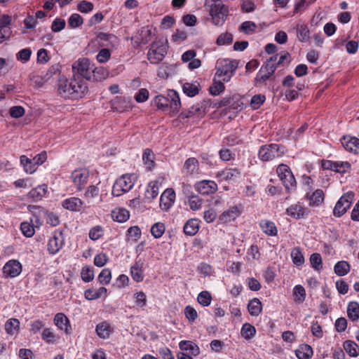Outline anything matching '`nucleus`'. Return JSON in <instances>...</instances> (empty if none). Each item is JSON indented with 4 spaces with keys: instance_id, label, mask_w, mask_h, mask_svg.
<instances>
[{
    "instance_id": "1",
    "label": "nucleus",
    "mask_w": 359,
    "mask_h": 359,
    "mask_svg": "<svg viewBox=\"0 0 359 359\" xmlns=\"http://www.w3.org/2000/svg\"><path fill=\"white\" fill-rule=\"evenodd\" d=\"M239 62L236 60L219 59L216 63L215 77L221 79L224 82H228L238 68Z\"/></svg>"
},
{
    "instance_id": "2",
    "label": "nucleus",
    "mask_w": 359,
    "mask_h": 359,
    "mask_svg": "<svg viewBox=\"0 0 359 359\" xmlns=\"http://www.w3.org/2000/svg\"><path fill=\"white\" fill-rule=\"evenodd\" d=\"M137 180L135 174H126L121 176L115 182L112 188V194L120 196L133 189Z\"/></svg>"
},
{
    "instance_id": "3",
    "label": "nucleus",
    "mask_w": 359,
    "mask_h": 359,
    "mask_svg": "<svg viewBox=\"0 0 359 359\" xmlns=\"http://www.w3.org/2000/svg\"><path fill=\"white\" fill-rule=\"evenodd\" d=\"M285 153V147L277 144L262 146L258 152L259 158L262 161H269L282 157Z\"/></svg>"
},
{
    "instance_id": "4",
    "label": "nucleus",
    "mask_w": 359,
    "mask_h": 359,
    "mask_svg": "<svg viewBox=\"0 0 359 359\" xmlns=\"http://www.w3.org/2000/svg\"><path fill=\"white\" fill-rule=\"evenodd\" d=\"M168 46L163 41L153 42L147 53V59L151 64H158L167 54Z\"/></svg>"
},
{
    "instance_id": "5",
    "label": "nucleus",
    "mask_w": 359,
    "mask_h": 359,
    "mask_svg": "<svg viewBox=\"0 0 359 359\" xmlns=\"http://www.w3.org/2000/svg\"><path fill=\"white\" fill-rule=\"evenodd\" d=\"M278 55L271 57L259 69L255 79V83H259L271 79L272 75L277 69L276 61Z\"/></svg>"
},
{
    "instance_id": "6",
    "label": "nucleus",
    "mask_w": 359,
    "mask_h": 359,
    "mask_svg": "<svg viewBox=\"0 0 359 359\" xmlns=\"http://www.w3.org/2000/svg\"><path fill=\"white\" fill-rule=\"evenodd\" d=\"M353 198L354 194L352 191H348L341 196L333 209V215L337 217L344 215L350 208Z\"/></svg>"
},
{
    "instance_id": "7",
    "label": "nucleus",
    "mask_w": 359,
    "mask_h": 359,
    "mask_svg": "<svg viewBox=\"0 0 359 359\" xmlns=\"http://www.w3.org/2000/svg\"><path fill=\"white\" fill-rule=\"evenodd\" d=\"M210 14L212 17V22L215 25H222L228 14L227 7L222 3H215L210 6Z\"/></svg>"
},
{
    "instance_id": "8",
    "label": "nucleus",
    "mask_w": 359,
    "mask_h": 359,
    "mask_svg": "<svg viewBox=\"0 0 359 359\" xmlns=\"http://www.w3.org/2000/svg\"><path fill=\"white\" fill-rule=\"evenodd\" d=\"M277 173L286 189L292 190L295 188L296 180L287 165L284 164L278 165Z\"/></svg>"
},
{
    "instance_id": "9",
    "label": "nucleus",
    "mask_w": 359,
    "mask_h": 359,
    "mask_svg": "<svg viewBox=\"0 0 359 359\" xmlns=\"http://www.w3.org/2000/svg\"><path fill=\"white\" fill-rule=\"evenodd\" d=\"M72 69L74 73V77L77 76L79 78V76H80L82 79H90L91 69L90 68V61L88 59H79L78 61L74 63L72 65Z\"/></svg>"
},
{
    "instance_id": "10",
    "label": "nucleus",
    "mask_w": 359,
    "mask_h": 359,
    "mask_svg": "<svg viewBox=\"0 0 359 359\" xmlns=\"http://www.w3.org/2000/svg\"><path fill=\"white\" fill-rule=\"evenodd\" d=\"M88 177L89 171L86 168L75 170L71 175L72 180L79 191L82 190L88 183Z\"/></svg>"
},
{
    "instance_id": "11",
    "label": "nucleus",
    "mask_w": 359,
    "mask_h": 359,
    "mask_svg": "<svg viewBox=\"0 0 359 359\" xmlns=\"http://www.w3.org/2000/svg\"><path fill=\"white\" fill-rule=\"evenodd\" d=\"M62 206L73 212H79L90 208L89 205H87L85 201L77 197H71L64 200L62 203Z\"/></svg>"
},
{
    "instance_id": "12",
    "label": "nucleus",
    "mask_w": 359,
    "mask_h": 359,
    "mask_svg": "<svg viewBox=\"0 0 359 359\" xmlns=\"http://www.w3.org/2000/svg\"><path fill=\"white\" fill-rule=\"evenodd\" d=\"M68 90L71 91V97H82L87 91L88 87L83 79L79 78L70 81V86L68 87Z\"/></svg>"
},
{
    "instance_id": "13",
    "label": "nucleus",
    "mask_w": 359,
    "mask_h": 359,
    "mask_svg": "<svg viewBox=\"0 0 359 359\" xmlns=\"http://www.w3.org/2000/svg\"><path fill=\"white\" fill-rule=\"evenodd\" d=\"M175 201V193L172 189H165L161 196L159 206L161 210L168 211Z\"/></svg>"
},
{
    "instance_id": "14",
    "label": "nucleus",
    "mask_w": 359,
    "mask_h": 359,
    "mask_svg": "<svg viewBox=\"0 0 359 359\" xmlns=\"http://www.w3.org/2000/svg\"><path fill=\"white\" fill-rule=\"evenodd\" d=\"M22 271V265L18 260L12 259L8 261L3 268L5 276L14 278L18 276Z\"/></svg>"
},
{
    "instance_id": "15",
    "label": "nucleus",
    "mask_w": 359,
    "mask_h": 359,
    "mask_svg": "<svg viewBox=\"0 0 359 359\" xmlns=\"http://www.w3.org/2000/svg\"><path fill=\"white\" fill-rule=\"evenodd\" d=\"M196 190L202 195H208L217 190V184L212 180H203L195 185Z\"/></svg>"
},
{
    "instance_id": "16",
    "label": "nucleus",
    "mask_w": 359,
    "mask_h": 359,
    "mask_svg": "<svg viewBox=\"0 0 359 359\" xmlns=\"http://www.w3.org/2000/svg\"><path fill=\"white\" fill-rule=\"evenodd\" d=\"M340 142L347 151L357 153L359 150V139L355 137L344 135Z\"/></svg>"
},
{
    "instance_id": "17",
    "label": "nucleus",
    "mask_w": 359,
    "mask_h": 359,
    "mask_svg": "<svg viewBox=\"0 0 359 359\" xmlns=\"http://www.w3.org/2000/svg\"><path fill=\"white\" fill-rule=\"evenodd\" d=\"M55 325L61 330L65 331L67 334H71L72 327L67 317L62 313H58L54 318Z\"/></svg>"
},
{
    "instance_id": "18",
    "label": "nucleus",
    "mask_w": 359,
    "mask_h": 359,
    "mask_svg": "<svg viewBox=\"0 0 359 359\" xmlns=\"http://www.w3.org/2000/svg\"><path fill=\"white\" fill-rule=\"evenodd\" d=\"M240 175L241 171L239 169L236 168H229L218 172L217 177H219L222 180L234 181L239 177Z\"/></svg>"
},
{
    "instance_id": "19",
    "label": "nucleus",
    "mask_w": 359,
    "mask_h": 359,
    "mask_svg": "<svg viewBox=\"0 0 359 359\" xmlns=\"http://www.w3.org/2000/svg\"><path fill=\"white\" fill-rule=\"evenodd\" d=\"M286 212L289 216L297 219L304 217L309 213L307 208L302 207L299 203L290 205L287 208Z\"/></svg>"
},
{
    "instance_id": "20",
    "label": "nucleus",
    "mask_w": 359,
    "mask_h": 359,
    "mask_svg": "<svg viewBox=\"0 0 359 359\" xmlns=\"http://www.w3.org/2000/svg\"><path fill=\"white\" fill-rule=\"evenodd\" d=\"M63 245V238L62 233L55 234L48 244V250L50 254L57 253Z\"/></svg>"
},
{
    "instance_id": "21",
    "label": "nucleus",
    "mask_w": 359,
    "mask_h": 359,
    "mask_svg": "<svg viewBox=\"0 0 359 359\" xmlns=\"http://www.w3.org/2000/svg\"><path fill=\"white\" fill-rule=\"evenodd\" d=\"M143 262L140 260H136L133 266L130 267V275L133 279L139 283L143 280Z\"/></svg>"
},
{
    "instance_id": "22",
    "label": "nucleus",
    "mask_w": 359,
    "mask_h": 359,
    "mask_svg": "<svg viewBox=\"0 0 359 359\" xmlns=\"http://www.w3.org/2000/svg\"><path fill=\"white\" fill-rule=\"evenodd\" d=\"M200 227V221L197 219H190L184 225V232L187 236H194Z\"/></svg>"
},
{
    "instance_id": "23",
    "label": "nucleus",
    "mask_w": 359,
    "mask_h": 359,
    "mask_svg": "<svg viewBox=\"0 0 359 359\" xmlns=\"http://www.w3.org/2000/svg\"><path fill=\"white\" fill-rule=\"evenodd\" d=\"M168 95V98L170 100L169 107L171 111L177 113L181 107L179 94L175 90H172L169 91Z\"/></svg>"
},
{
    "instance_id": "24",
    "label": "nucleus",
    "mask_w": 359,
    "mask_h": 359,
    "mask_svg": "<svg viewBox=\"0 0 359 359\" xmlns=\"http://www.w3.org/2000/svg\"><path fill=\"white\" fill-rule=\"evenodd\" d=\"M184 169L188 175L198 174L199 170L198 160L195 158H189L184 162Z\"/></svg>"
},
{
    "instance_id": "25",
    "label": "nucleus",
    "mask_w": 359,
    "mask_h": 359,
    "mask_svg": "<svg viewBox=\"0 0 359 359\" xmlns=\"http://www.w3.org/2000/svg\"><path fill=\"white\" fill-rule=\"evenodd\" d=\"M179 346L182 351H189V353L194 356L200 353L199 347L191 341H182L180 342Z\"/></svg>"
},
{
    "instance_id": "26",
    "label": "nucleus",
    "mask_w": 359,
    "mask_h": 359,
    "mask_svg": "<svg viewBox=\"0 0 359 359\" xmlns=\"http://www.w3.org/2000/svg\"><path fill=\"white\" fill-rule=\"evenodd\" d=\"M259 226L264 233L268 236H273L277 234L278 230L273 222L269 220H262Z\"/></svg>"
},
{
    "instance_id": "27",
    "label": "nucleus",
    "mask_w": 359,
    "mask_h": 359,
    "mask_svg": "<svg viewBox=\"0 0 359 359\" xmlns=\"http://www.w3.org/2000/svg\"><path fill=\"white\" fill-rule=\"evenodd\" d=\"M241 214L239 209L236 207H231L228 210L224 211L220 216L219 219L224 222H228L235 219Z\"/></svg>"
},
{
    "instance_id": "28",
    "label": "nucleus",
    "mask_w": 359,
    "mask_h": 359,
    "mask_svg": "<svg viewBox=\"0 0 359 359\" xmlns=\"http://www.w3.org/2000/svg\"><path fill=\"white\" fill-rule=\"evenodd\" d=\"M326 163L328 164V166L326 167L327 168H330L337 172H345L351 168V164L347 161H327Z\"/></svg>"
},
{
    "instance_id": "29",
    "label": "nucleus",
    "mask_w": 359,
    "mask_h": 359,
    "mask_svg": "<svg viewBox=\"0 0 359 359\" xmlns=\"http://www.w3.org/2000/svg\"><path fill=\"white\" fill-rule=\"evenodd\" d=\"M47 192V186L43 184L38 186L37 187L32 189L28 194V197L32 198L34 201L41 200Z\"/></svg>"
},
{
    "instance_id": "30",
    "label": "nucleus",
    "mask_w": 359,
    "mask_h": 359,
    "mask_svg": "<svg viewBox=\"0 0 359 359\" xmlns=\"http://www.w3.org/2000/svg\"><path fill=\"white\" fill-rule=\"evenodd\" d=\"M96 332L100 337L108 339L112 332V329L109 324L104 321L96 326Z\"/></svg>"
},
{
    "instance_id": "31",
    "label": "nucleus",
    "mask_w": 359,
    "mask_h": 359,
    "mask_svg": "<svg viewBox=\"0 0 359 359\" xmlns=\"http://www.w3.org/2000/svg\"><path fill=\"white\" fill-rule=\"evenodd\" d=\"M248 309L251 316H258L262 310V305L257 298L251 299L248 304Z\"/></svg>"
},
{
    "instance_id": "32",
    "label": "nucleus",
    "mask_w": 359,
    "mask_h": 359,
    "mask_svg": "<svg viewBox=\"0 0 359 359\" xmlns=\"http://www.w3.org/2000/svg\"><path fill=\"white\" fill-rule=\"evenodd\" d=\"M158 181L155 180L149 183L145 192V198L149 201L154 199L158 194Z\"/></svg>"
},
{
    "instance_id": "33",
    "label": "nucleus",
    "mask_w": 359,
    "mask_h": 359,
    "mask_svg": "<svg viewBox=\"0 0 359 359\" xmlns=\"http://www.w3.org/2000/svg\"><path fill=\"white\" fill-rule=\"evenodd\" d=\"M111 217L114 221L124 222L129 219V212L125 208H116L111 212Z\"/></svg>"
},
{
    "instance_id": "34",
    "label": "nucleus",
    "mask_w": 359,
    "mask_h": 359,
    "mask_svg": "<svg viewBox=\"0 0 359 359\" xmlns=\"http://www.w3.org/2000/svg\"><path fill=\"white\" fill-rule=\"evenodd\" d=\"M306 198L310 200L311 205H320L324 201V193L321 189H316L311 195L307 194Z\"/></svg>"
},
{
    "instance_id": "35",
    "label": "nucleus",
    "mask_w": 359,
    "mask_h": 359,
    "mask_svg": "<svg viewBox=\"0 0 359 359\" xmlns=\"http://www.w3.org/2000/svg\"><path fill=\"white\" fill-rule=\"evenodd\" d=\"M20 321L17 318H11L5 323L6 332L11 335L17 334L20 329Z\"/></svg>"
},
{
    "instance_id": "36",
    "label": "nucleus",
    "mask_w": 359,
    "mask_h": 359,
    "mask_svg": "<svg viewBox=\"0 0 359 359\" xmlns=\"http://www.w3.org/2000/svg\"><path fill=\"white\" fill-rule=\"evenodd\" d=\"M347 315L352 321L359 319V304L358 302H351L348 304Z\"/></svg>"
},
{
    "instance_id": "37",
    "label": "nucleus",
    "mask_w": 359,
    "mask_h": 359,
    "mask_svg": "<svg viewBox=\"0 0 359 359\" xmlns=\"http://www.w3.org/2000/svg\"><path fill=\"white\" fill-rule=\"evenodd\" d=\"M70 86V82L65 78H61L58 82V93L65 98L71 97V91L68 90V87Z\"/></svg>"
},
{
    "instance_id": "38",
    "label": "nucleus",
    "mask_w": 359,
    "mask_h": 359,
    "mask_svg": "<svg viewBox=\"0 0 359 359\" xmlns=\"http://www.w3.org/2000/svg\"><path fill=\"white\" fill-rule=\"evenodd\" d=\"M297 35L299 40L302 42H306L309 39V30L306 25H297Z\"/></svg>"
},
{
    "instance_id": "39",
    "label": "nucleus",
    "mask_w": 359,
    "mask_h": 359,
    "mask_svg": "<svg viewBox=\"0 0 359 359\" xmlns=\"http://www.w3.org/2000/svg\"><path fill=\"white\" fill-rule=\"evenodd\" d=\"M20 163L24 167V170L27 173L32 174L34 172L37 168L33 163V161L30 158H27L26 156H20Z\"/></svg>"
},
{
    "instance_id": "40",
    "label": "nucleus",
    "mask_w": 359,
    "mask_h": 359,
    "mask_svg": "<svg viewBox=\"0 0 359 359\" xmlns=\"http://www.w3.org/2000/svg\"><path fill=\"white\" fill-rule=\"evenodd\" d=\"M41 338L48 344H53L59 339L50 328H45L41 334Z\"/></svg>"
},
{
    "instance_id": "41",
    "label": "nucleus",
    "mask_w": 359,
    "mask_h": 359,
    "mask_svg": "<svg viewBox=\"0 0 359 359\" xmlns=\"http://www.w3.org/2000/svg\"><path fill=\"white\" fill-rule=\"evenodd\" d=\"M350 271V265L347 262H338L334 266V272L339 276L346 275Z\"/></svg>"
},
{
    "instance_id": "42",
    "label": "nucleus",
    "mask_w": 359,
    "mask_h": 359,
    "mask_svg": "<svg viewBox=\"0 0 359 359\" xmlns=\"http://www.w3.org/2000/svg\"><path fill=\"white\" fill-rule=\"evenodd\" d=\"M199 84L197 83H185L183 85V91L189 97H194L198 93Z\"/></svg>"
},
{
    "instance_id": "43",
    "label": "nucleus",
    "mask_w": 359,
    "mask_h": 359,
    "mask_svg": "<svg viewBox=\"0 0 359 359\" xmlns=\"http://www.w3.org/2000/svg\"><path fill=\"white\" fill-rule=\"evenodd\" d=\"M313 355V350L309 345H305L296 351L299 359H309Z\"/></svg>"
},
{
    "instance_id": "44",
    "label": "nucleus",
    "mask_w": 359,
    "mask_h": 359,
    "mask_svg": "<svg viewBox=\"0 0 359 359\" xmlns=\"http://www.w3.org/2000/svg\"><path fill=\"white\" fill-rule=\"evenodd\" d=\"M98 194L99 189L96 186H89L84 194L85 198L86 199V203L90 206L92 202L91 199L95 197H97Z\"/></svg>"
},
{
    "instance_id": "45",
    "label": "nucleus",
    "mask_w": 359,
    "mask_h": 359,
    "mask_svg": "<svg viewBox=\"0 0 359 359\" xmlns=\"http://www.w3.org/2000/svg\"><path fill=\"white\" fill-rule=\"evenodd\" d=\"M20 230L22 234L27 238L32 237L35 233L34 224L27 222H23L21 223Z\"/></svg>"
},
{
    "instance_id": "46",
    "label": "nucleus",
    "mask_w": 359,
    "mask_h": 359,
    "mask_svg": "<svg viewBox=\"0 0 359 359\" xmlns=\"http://www.w3.org/2000/svg\"><path fill=\"white\" fill-rule=\"evenodd\" d=\"M344 348L351 356L355 357L358 355V346L353 341H346L344 343Z\"/></svg>"
},
{
    "instance_id": "47",
    "label": "nucleus",
    "mask_w": 359,
    "mask_h": 359,
    "mask_svg": "<svg viewBox=\"0 0 359 359\" xmlns=\"http://www.w3.org/2000/svg\"><path fill=\"white\" fill-rule=\"evenodd\" d=\"M294 301L298 303H302L306 298V291L304 287L300 285H296L293 289Z\"/></svg>"
},
{
    "instance_id": "48",
    "label": "nucleus",
    "mask_w": 359,
    "mask_h": 359,
    "mask_svg": "<svg viewBox=\"0 0 359 359\" xmlns=\"http://www.w3.org/2000/svg\"><path fill=\"white\" fill-rule=\"evenodd\" d=\"M216 78L217 77L215 76L214 83L210 87V92L213 95H218L220 93L223 92L225 88L224 81L221 79H219V81H217Z\"/></svg>"
},
{
    "instance_id": "49",
    "label": "nucleus",
    "mask_w": 359,
    "mask_h": 359,
    "mask_svg": "<svg viewBox=\"0 0 359 359\" xmlns=\"http://www.w3.org/2000/svg\"><path fill=\"white\" fill-rule=\"evenodd\" d=\"M256 332L255 328L249 323H245L243 325L241 333L245 339L252 338Z\"/></svg>"
},
{
    "instance_id": "50",
    "label": "nucleus",
    "mask_w": 359,
    "mask_h": 359,
    "mask_svg": "<svg viewBox=\"0 0 359 359\" xmlns=\"http://www.w3.org/2000/svg\"><path fill=\"white\" fill-rule=\"evenodd\" d=\"M292 262L297 266H301L304 262V257L299 248H295L291 252Z\"/></svg>"
},
{
    "instance_id": "51",
    "label": "nucleus",
    "mask_w": 359,
    "mask_h": 359,
    "mask_svg": "<svg viewBox=\"0 0 359 359\" xmlns=\"http://www.w3.org/2000/svg\"><path fill=\"white\" fill-rule=\"evenodd\" d=\"M154 104L159 109L165 110L169 107L170 100L163 95H157L154 98Z\"/></svg>"
},
{
    "instance_id": "52",
    "label": "nucleus",
    "mask_w": 359,
    "mask_h": 359,
    "mask_svg": "<svg viewBox=\"0 0 359 359\" xmlns=\"http://www.w3.org/2000/svg\"><path fill=\"white\" fill-rule=\"evenodd\" d=\"M165 230V228L164 224L161 222H157L151 226V233L154 238H159L163 236Z\"/></svg>"
},
{
    "instance_id": "53",
    "label": "nucleus",
    "mask_w": 359,
    "mask_h": 359,
    "mask_svg": "<svg viewBox=\"0 0 359 359\" xmlns=\"http://www.w3.org/2000/svg\"><path fill=\"white\" fill-rule=\"evenodd\" d=\"M111 279V270L109 269H104L102 270L97 277L99 283L102 285H107L110 283Z\"/></svg>"
},
{
    "instance_id": "54",
    "label": "nucleus",
    "mask_w": 359,
    "mask_h": 359,
    "mask_svg": "<svg viewBox=\"0 0 359 359\" xmlns=\"http://www.w3.org/2000/svg\"><path fill=\"white\" fill-rule=\"evenodd\" d=\"M202 201L203 200L197 196H190L188 199L189 206L194 211L198 210L201 208Z\"/></svg>"
},
{
    "instance_id": "55",
    "label": "nucleus",
    "mask_w": 359,
    "mask_h": 359,
    "mask_svg": "<svg viewBox=\"0 0 359 359\" xmlns=\"http://www.w3.org/2000/svg\"><path fill=\"white\" fill-rule=\"evenodd\" d=\"M82 280L86 283H89L94 278V271L92 267L84 266L81 272Z\"/></svg>"
},
{
    "instance_id": "56",
    "label": "nucleus",
    "mask_w": 359,
    "mask_h": 359,
    "mask_svg": "<svg viewBox=\"0 0 359 359\" xmlns=\"http://www.w3.org/2000/svg\"><path fill=\"white\" fill-rule=\"evenodd\" d=\"M142 159L144 162V164L147 166V168L151 169L154 167V154L151 149H147L144 150Z\"/></svg>"
},
{
    "instance_id": "57",
    "label": "nucleus",
    "mask_w": 359,
    "mask_h": 359,
    "mask_svg": "<svg viewBox=\"0 0 359 359\" xmlns=\"http://www.w3.org/2000/svg\"><path fill=\"white\" fill-rule=\"evenodd\" d=\"M83 22V20L82 17L78 13L72 14L68 20V25L72 28H76L82 25Z\"/></svg>"
},
{
    "instance_id": "58",
    "label": "nucleus",
    "mask_w": 359,
    "mask_h": 359,
    "mask_svg": "<svg viewBox=\"0 0 359 359\" xmlns=\"http://www.w3.org/2000/svg\"><path fill=\"white\" fill-rule=\"evenodd\" d=\"M203 113L204 109L203 108V107L200 104H197L190 107L188 111L186 114H184V116L185 118H189L196 114L201 115Z\"/></svg>"
},
{
    "instance_id": "59",
    "label": "nucleus",
    "mask_w": 359,
    "mask_h": 359,
    "mask_svg": "<svg viewBox=\"0 0 359 359\" xmlns=\"http://www.w3.org/2000/svg\"><path fill=\"white\" fill-rule=\"evenodd\" d=\"M127 236L129 239L137 241L141 236V230L137 226H131L128 229Z\"/></svg>"
},
{
    "instance_id": "60",
    "label": "nucleus",
    "mask_w": 359,
    "mask_h": 359,
    "mask_svg": "<svg viewBox=\"0 0 359 359\" xmlns=\"http://www.w3.org/2000/svg\"><path fill=\"white\" fill-rule=\"evenodd\" d=\"M197 299L200 304L203 305V306H207L210 305L212 297L208 292L203 291L198 294Z\"/></svg>"
},
{
    "instance_id": "61",
    "label": "nucleus",
    "mask_w": 359,
    "mask_h": 359,
    "mask_svg": "<svg viewBox=\"0 0 359 359\" xmlns=\"http://www.w3.org/2000/svg\"><path fill=\"white\" fill-rule=\"evenodd\" d=\"M310 262L312 267L318 271L322 269V258L320 254L313 253L311 255Z\"/></svg>"
},
{
    "instance_id": "62",
    "label": "nucleus",
    "mask_w": 359,
    "mask_h": 359,
    "mask_svg": "<svg viewBox=\"0 0 359 359\" xmlns=\"http://www.w3.org/2000/svg\"><path fill=\"white\" fill-rule=\"evenodd\" d=\"M233 41V36L230 33H224L220 34L217 39V43L219 46H223V45H228L231 43Z\"/></svg>"
},
{
    "instance_id": "63",
    "label": "nucleus",
    "mask_w": 359,
    "mask_h": 359,
    "mask_svg": "<svg viewBox=\"0 0 359 359\" xmlns=\"http://www.w3.org/2000/svg\"><path fill=\"white\" fill-rule=\"evenodd\" d=\"M110 57H111L110 50L107 48H102L97 53L96 58L99 62L105 63L110 59Z\"/></svg>"
},
{
    "instance_id": "64",
    "label": "nucleus",
    "mask_w": 359,
    "mask_h": 359,
    "mask_svg": "<svg viewBox=\"0 0 359 359\" xmlns=\"http://www.w3.org/2000/svg\"><path fill=\"white\" fill-rule=\"evenodd\" d=\"M265 100V96L263 95H254L250 101V106L256 109L260 107Z\"/></svg>"
}]
</instances>
